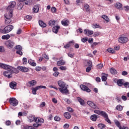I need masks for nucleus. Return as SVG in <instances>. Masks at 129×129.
<instances>
[{"instance_id": "1", "label": "nucleus", "mask_w": 129, "mask_h": 129, "mask_svg": "<svg viewBox=\"0 0 129 129\" xmlns=\"http://www.w3.org/2000/svg\"><path fill=\"white\" fill-rule=\"evenodd\" d=\"M57 84L59 88L58 90L62 94H70L69 90L67 88L66 83L62 80H59L57 82Z\"/></svg>"}, {"instance_id": "2", "label": "nucleus", "mask_w": 129, "mask_h": 129, "mask_svg": "<svg viewBox=\"0 0 129 129\" xmlns=\"http://www.w3.org/2000/svg\"><path fill=\"white\" fill-rule=\"evenodd\" d=\"M16 71L17 73H19V71L17 70V69L12 67L11 69H8L7 71L4 72L3 75L6 77H8V78H12V74Z\"/></svg>"}, {"instance_id": "3", "label": "nucleus", "mask_w": 129, "mask_h": 129, "mask_svg": "<svg viewBox=\"0 0 129 129\" xmlns=\"http://www.w3.org/2000/svg\"><path fill=\"white\" fill-rule=\"evenodd\" d=\"M14 26L13 25H8L5 27L3 29H0V33L2 34H8L11 31H13Z\"/></svg>"}, {"instance_id": "4", "label": "nucleus", "mask_w": 129, "mask_h": 129, "mask_svg": "<svg viewBox=\"0 0 129 129\" xmlns=\"http://www.w3.org/2000/svg\"><path fill=\"white\" fill-rule=\"evenodd\" d=\"M5 24L6 25H9L12 22V17H13V14L11 13H9V14H5Z\"/></svg>"}, {"instance_id": "5", "label": "nucleus", "mask_w": 129, "mask_h": 129, "mask_svg": "<svg viewBox=\"0 0 129 129\" xmlns=\"http://www.w3.org/2000/svg\"><path fill=\"white\" fill-rule=\"evenodd\" d=\"M16 2L15 1L10 2V5L7 8V11L9 12V13H12V14H13V11H14V9L16 7Z\"/></svg>"}, {"instance_id": "6", "label": "nucleus", "mask_w": 129, "mask_h": 129, "mask_svg": "<svg viewBox=\"0 0 129 129\" xmlns=\"http://www.w3.org/2000/svg\"><path fill=\"white\" fill-rule=\"evenodd\" d=\"M5 45H6V46H7V48H9V49H12V48H13L14 46H15V42L11 40H9L5 42Z\"/></svg>"}, {"instance_id": "7", "label": "nucleus", "mask_w": 129, "mask_h": 129, "mask_svg": "<svg viewBox=\"0 0 129 129\" xmlns=\"http://www.w3.org/2000/svg\"><path fill=\"white\" fill-rule=\"evenodd\" d=\"M118 42L121 43V44H125V43L128 42V38L126 37L120 36L118 38Z\"/></svg>"}, {"instance_id": "8", "label": "nucleus", "mask_w": 129, "mask_h": 129, "mask_svg": "<svg viewBox=\"0 0 129 129\" xmlns=\"http://www.w3.org/2000/svg\"><path fill=\"white\" fill-rule=\"evenodd\" d=\"M9 102L13 106H17L18 105V104L19 103V102H18V100L16 99V98H10L9 100Z\"/></svg>"}, {"instance_id": "9", "label": "nucleus", "mask_w": 129, "mask_h": 129, "mask_svg": "<svg viewBox=\"0 0 129 129\" xmlns=\"http://www.w3.org/2000/svg\"><path fill=\"white\" fill-rule=\"evenodd\" d=\"M87 103L88 105L90 106L92 108H93L94 109H98V106H97L95 103H93V102L91 101H88Z\"/></svg>"}, {"instance_id": "10", "label": "nucleus", "mask_w": 129, "mask_h": 129, "mask_svg": "<svg viewBox=\"0 0 129 129\" xmlns=\"http://www.w3.org/2000/svg\"><path fill=\"white\" fill-rule=\"evenodd\" d=\"M13 67L6 64L5 63H0V68H3L5 70H8V69H11Z\"/></svg>"}, {"instance_id": "11", "label": "nucleus", "mask_w": 129, "mask_h": 129, "mask_svg": "<svg viewBox=\"0 0 129 129\" xmlns=\"http://www.w3.org/2000/svg\"><path fill=\"white\" fill-rule=\"evenodd\" d=\"M80 88L82 89V90H83V91H86V92H91V90L88 88L86 86L84 85H80Z\"/></svg>"}, {"instance_id": "12", "label": "nucleus", "mask_w": 129, "mask_h": 129, "mask_svg": "<svg viewBox=\"0 0 129 129\" xmlns=\"http://www.w3.org/2000/svg\"><path fill=\"white\" fill-rule=\"evenodd\" d=\"M18 69L20 71H22V72H28L29 69L25 67H18Z\"/></svg>"}, {"instance_id": "13", "label": "nucleus", "mask_w": 129, "mask_h": 129, "mask_svg": "<svg viewBox=\"0 0 129 129\" xmlns=\"http://www.w3.org/2000/svg\"><path fill=\"white\" fill-rule=\"evenodd\" d=\"M85 35H91L93 34V31L89 30V29H85L84 30Z\"/></svg>"}, {"instance_id": "14", "label": "nucleus", "mask_w": 129, "mask_h": 129, "mask_svg": "<svg viewBox=\"0 0 129 129\" xmlns=\"http://www.w3.org/2000/svg\"><path fill=\"white\" fill-rule=\"evenodd\" d=\"M74 45V40L69 41L66 45L64 46L65 49H68L70 47H71V45Z\"/></svg>"}, {"instance_id": "15", "label": "nucleus", "mask_w": 129, "mask_h": 129, "mask_svg": "<svg viewBox=\"0 0 129 129\" xmlns=\"http://www.w3.org/2000/svg\"><path fill=\"white\" fill-rule=\"evenodd\" d=\"M10 86L12 89H16L17 87V83L16 82H12L10 84Z\"/></svg>"}, {"instance_id": "16", "label": "nucleus", "mask_w": 129, "mask_h": 129, "mask_svg": "<svg viewBox=\"0 0 129 129\" xmlns=\"http://www.w3.org/2000/svg\"><path fill=\"white\" fill-rule=\"evenodd\" d=\"M124 84V81L122 79H120L117 81V84L118 86L121 87Z\"/></svg>"}, {"instance_id": "17", "label": "nucleus", "mask_w": 129, "mask_h": 129, "mask_svg": "<svg viewBox=\"0 0 129 129\" xmlns=\"http://www.w3.org/2000/svg\"><path fill=\"white\" fill-rule=\"evenodd\" d=\"M19 3L17 5V9L19 11H21V10L23 9V7H24V4L22 3H24V2H20V1H19Z\"/></svg>"}, {"instance_id": "18", "label": "nucleus", "mask_w": 129, "mask_h": 129, "mask_svg": "<svg viewBox=\"0 0 129 129\" xmlns=\"http://www.w3.org/2000/svg\"><path fill=\"white\" fill-rule=\"evenodd\" d=\"M38 23H39V26L41 27V28H46V27H47V24L44 23L43 21L39 20Z\"/></svg>"}, {"instance_id": "19", "label": "nucleus", "mask_w": 129, "mask_h": 129, "mask_svg": "<svg viewBox=\"0 0 129 129\" xmlns=\"http://www.w3.org/2000/svg\"><path fill=\"white\" fill-rule=\"evenodd\" d=\"M59 29H60L59 26H56L52 28V31L53 33L57 34L58 33V31H59Z\"/></svg>"}, {"instance_id": "20", "label": "nucleus", "mask_w": 129, "mask_h": 129, "mask_svg": "<svg viewBox=\"0 0 129 129\" xmlns=\"http://www.w3.org/2000/svg\"><path fill=\"white\" fill-rule=\"evenodd\" d=\"M63 115L65 117V118H67V119H70L71 118V115L70 114V113L68 112H66L63 114Z\"/></svg>"}, {"instance_id": "21", "label": "nucleus", "mask_w": 129, "mask_h": 129, "mask_svg": "<svg viewBox=\"0 0 129 129\" xmlns=\"http://www.w3.org/2000/svg\"><path fill=\"white\" fill-rule=\"evenodd\" d=\"M28 63L29 64H30V65L33 66V67L37 66V63H36V62H34V60L31 59L28 60Z\"/></svg>"}, {"instance_id": "22", "label": "nucleus", "mask_w": 129, "mask_h": 129, "mask_svg": "<svg viewBox=\"0 0 129 129\" xmlns=\"http://www.w3.org/2000/svg\"><path fill=\"white\" fill-rule=\"evenodd\" d=\"M61 25L62 26H64V27H67L68 26V25L69 24V21L68 20H62L61 22Z\"/></svg>"}, {"instance_id": "23", "label": "nucleus", "mask_w": 129, "mask_h": 129, "mask_svg": "<svg viewBox=\"0 0 129 129\" xmlns=\"http://www.w3.org/2000/svg\"><path fill=\"white\" fill-rule=\"evenodd\" d=\"M77 99L78 100V101H79V102H80L81 105H84L85 104V103H84V100L82 99V98L79 97H78L77 98Z\"/></svg>"}, {"instance_id": "24", "label": "nucleus", "mask_w": 129, "mask_h": 129, "mask_svg": "<svg viewBox=\"0 0 129 129\" xmlns=\"http://www.w3.org/2000/svg\"><path fill=\"white\" fill-rule=\"evenodd\" d=\"M28 84H29L30 86H35L37 84V81L36 80L30 81L28 82Z\"/></svg>"}, {"instance_id": "25", "label": "nucleus", "mask_w": 129, "mask_h": 129, "mask_svg": "<svg viewBox=\"0 0 129 129\" xmlns=\"http://www.w3.org/2000/svg\"><path fill=\"white\" fill-rule=\"evenodd\" d=\"M33 13H35V14H37L39 12V6L35 5L33 7Z\"/></svg>"}, {"instance_id": "26", "label": "nucleus", "mask_w": 129, "mask_h": 129, "mask_svg": "<svg viewBox=\"0 0 129 129\" xmlns=\"http://www.w3.org/2000/svg\"><path fill=\"white\" fill-rule=\"evenodd\" d=\"M32 119L29 118L30 121H35L36 123L39 122V117H32Z\"/></svg>"}, {"instance_id": "27", "label": "nucleus", "mask_w": 129, "mask_h": 129, "mask_svg": "<svg viewBox=\"0 0 129 129\" xmlns=\"http://www.w3.org/2000/svg\"><path fill=\"white\" fill-rule=\"evenodd\" d=\"M90 118L93 121H96V120L97 119V115L93 114L91 116Z\"/></svg>"}, {"instance_id": "28", "label": "nucleus", "mask_w": 129, "mask_h": 129, "mask_svg": "<svg viewBox=\"0 0 129 129\" xmlns=\"http://www.w3.org/2000/svg\"><path fill=\"white\" fill-rule=\"evenodd\" d=\"M56 65L57 66H62V65H65V61L59 60L57 62Z\"/></svg>"}, {"instance_id": "29", "label": "nucleus", "mask_w": 129, "mask_h": 129, "mask_svg": "<svg viewBox=\"0 0 129 129\" xmlns=\"http://www.w3.org/2000/svg\"><path fill=\"white\" fill-rule=\"evenodd\" d=\"M102 81L107 80V74H103L101 77Z\"/></svg>"}, {"instance_id": "30", "label": "nucleus", "mask_w": 129, "mask_h": 129, "mask_svg": "<svg viewBox=\"0 0 129 129\" xmlns=\"http://www.w3.org/2000/svg\"><path fill=\"white\" fill-rule=\"evenodd\" d=\"M11 38V36L9 34H7L6 35H3L2 37V40H9Z\"/></svg>"}, {"instance_id": "31", "label": "nucleus", "mask_w": 129, "mask_h": 129, "mask_svg": "<svg viewBox=\"0 0 129 129\" xmlns=\"http://www.w3.org/2000/svg\"><path fill=\"white\" fill-rule=\"evenodd\" d=\"M101 18H102V19L105 20V21L107 23H108V22H109V18H108V16H107L106 15H103V16H101Z\"/></svg>"}, {"instance_id": "32", "label": "nucleus", "mask_w": 129, "mask_h": 129, "mask_svg": "<svg viewBox=\"0 0 129 129\" xmlns=\"http://www.w3.org/2000/svg\"><path fill=\"white\" fill-rule=\"evenodd\" d=\"M31 90H32V94L36 95V94H37V90H38V88L37 87L35 88H32Z\"/></svg>"}, {"instance_id": "33", "label": "nucleus", "mask_w": 129, "mask_h": 129, "mask_svg": "<svg viewBox=\"0 0 129 129\" xmlns=\"http://www.w3.org/2000/svg\"><path fill=\"white\" fill-rule=\"evenodd\" d=\"M100 115L103 116V117H104V118H106L108 116V115L107 114V113H106V112H105V111H102Z\"/></svg>"}, {"instance_id": "34", "label": "nucleus", "mask_w": 129, "mask_h": 129, "mask_svg": "<svg viewBox=\"0 0 129 129\" xmlns=\"http://www.w3.org/2000/svg\"><path fill=\"white\" fill-rule=\"evenodd\" d=\"M114 123L116 126H117V127H119V128L121 127V125H120V123L119 122V121H118V120H114Z\"/></svg>"}, {"instance_id": "35", "label": "nucleus", "mask_w": 129, "mask_h": 129, "mask_svg": "<svg viewBox=\"0 0 129 129\" xmlns=\"http://www.w3.org/2000/svg\"><path fill=\"white\" fill-rule=\"evenodd\" d=\"M24 4L26 5V6H31V5L33 4V0H29L25 2Z\"/></svg>"}, {"instance_id": "36", "label": "nucleus", "mask_w": 129, "mask_h": 129, "mask_svg": "<svg viewBox=\"0 0 129 129\" xmlns=\"http://www.w3.org/2000/svg\"><path fill=\"white\" fill-rule=\"evenodd\" d=\"M55 23H56V21H55V20H50L48 22V25L49 26H51V27H53V26L55 25Z\"/></svg>"}, {"instance_id": "37", "label": "nucleus", "mask_w": 129, "mask_h": 129, "mask_svg": "<svg viewBox=\"0 0 129 129\" xmlns=\"http://www.w3.org/2000/svg\"><path fill=\"white\" fill-rule=\"evenodd\" d=\"M115 7V8H116V9H118V10H119V9H120V8L122 7V5H121V4L119 3H116Z\"/></svg>"}, {"instance_id": "38", "label": "nucleus", "mask_w": 129, "mask_h": 129, "mask_svg": "<svg viewBox=\"0 0 129 129\" xmlns=\"http://www.w3.org/2000/svg\"><path fill=\"white\" fill-rule=\"evenodd\" d=\"M115 108L117 110H119L120 111H121V110H122V109H123L122 106H121L120 105H117L116 106Z\"/></svg>"}, {"instance_id": "39", "label": "nucleus", "mask_w": 129, "mask_h": 129, "mask_svg": "<svg viewBox=\"0 0 129 129\" xmlns=\"http://www.w3.org/2000/svg\"><path fill=\"white\" fill-rule=\"evenodd\" d=\"M107 51H108V52L109 53H111V54H113V53H115V51L114 49H113V48H108L107 49Z\"/></svg>"}, {"instance_id": "40", "label": "nucleus", "mask_w": 129, "mask_h": 129, "mask_svg": "<svg viewBox=\"0 0 129 129\" xmlns=\"http://www.w3.org/2000/svg\"><path fill=\"white\" fill-rule=\"evenodd\" d=\"M110 71L111 74H113V75L116 74L117 71L114 69H112V68L110 69Z\"/></svg>"}, {"instance_id": "41", "label": "nucleus", "mask_w": 129, "mask_h": 129, "mask_svg": "<svg viewBox=\"0 0 129 129\" xmlns=\"http://www.w3.org/2000/svg\"><path fill=\"white\" fill-rule=\"evenodd\" d=\"M84 8L86 12L90 11V9H89V5H88V4H86V5H85Z\"/></svg>"}, {"instance_id": "42", "label": "nucleus", "mask_w": 129, "mask_h": 129, "mask_svg": "<svg viewBox=\"0 0 129 129\" xmlns=\"http://www.w3.org/2000/svg\"><path fill=\"white\" fill-rule=\"evenodd\" d=\"M102 111H100L99 110H95L94 111V113H96V114H98L99 115H100L101 114V112Z\"/></svg>"}, {"instance_id": "43", "label": "nucleus", "mask_w": 129, "mask_h": 129, "mask_svg": "<svg viewBox=\"0 0 129 129\" xmlns=\"http://www.w3.org/2000/svg\"><path fill=\"white\" fill-rule=\"evenodd\" d=\"M59 69L62 71H66V70H67V68L66 66H60Z\"/></svg>"}, {"instance_id": "44", "label": "nucleus", "mask_w": 129, "mask_h": 129, "mask_svg": "<svg viewBox=\"0 0 129 129\" xmlns=\"http://www.w3.org/2000/svg\"><path fill=\"white\" fill-rule=\"evenodd\" d=\"M98 127L99 128H104V127H105V125L102 123H100V124H98Z\"/></svg>"}, {"instance_id": "45", "label": "nucleus", "mask_w": 129, "mask_h": 129, "mask_svg": "<svg viewBox=\"0 0 129 129\" xmlns=\"http://www.w3.org/2000/svg\"><path fill=\"white\" fill-rule=\"evenodd\" d=\"M36 87H37V89H46L47 88L45 86H38Z\"/></svg>"}, {"instance_id": "46", "label": "nucleus", "mask_w": 129, "mask_h": 129, "mask_svg": "<svg viewBox=\"0 0 129 129\" xmlns=\"http://www.w3.org/2000/svg\"><path fill=\"white\" fill-rule=\"evenodd\" d=\"M92 28H93V29H97L99 28L100 26H99V25L95 24H93L92 25Z\"/></svg>"}, {"instance_id": "47", "label": "nucleus", "mask_w": 129, "mask_h": 129, "mask_svg": "<svg viewBox=\"0 0 129 129\" xmlns=\"http://www.w3.org/2000/svg\"><path fill=\"white\" fill-rule=\"evenodd\" d=\"M101 33L99 32H94V34H93V36L94 37H98V36H99V35H100Z\"/></svg>"}, {"instance_id": "48", "label": "nucleus", "mask_w": 129, "mask_h": 129, "mask_svg": "<svg viewBox=\"0 0 129 129\" xmlns=\"http://www.w3.org/2000/svg\"><path fill=\"white\" fill-rule=\"evenodd\" d=\"M23 64H24V65H26V64H27L28 63V59H27V58L26 57H24L23 58Z\"/></svg>"}, {"instance_id": "49", "label": "nucleus", "mask_w": 129, "mask_h": 129, "mask_svg": "<svg viewBox=\"0 0 129 129\" xmlns=\"http://www.w3.org/2000/svg\"><path fill=\"white\" fill-rule=\"evenodd\" d=\"M54 119L55 121H59V120L61 119V118H60V117H59L58 116H55L54 117Z\"/></svg>"}, {"instance_id": "50", "label": "nucleus", "mask_w": 129, "mask_h": 129, "mask_svg": "<svg viewBox=\"0 0 129 129\" xmlns=\"http://www.w3.org/2000/svg\"><path fill=\"white\" fill-rule=\"evenodd\" d=\"M16 49H17V50H22L23 47H22L21 45H17L16 46Z\"/></svg>"}, {"instance_id": "51", "label": "nucleus", "mask_w": 129, "mask_h": 129, "mask_svg": "<svg viewBox=\"0 0 129 129\" xmlns=\"http://www.w3.org/2000/svg\"><path fill=\"white\" fill-rule=\"evenodd\" d=\"M123 86L125 87V88H129V83L128 82H125L123 84Z\"/></svg>"}, {"instance_id": "52", "label": "nucleus", "mask_w": 129, "mask_h": 129, "mask_svg": "<svg viewBox=\"0 0 129 129\" xmlns=\"http://www.w3.org/2000/svg\"><path fill=\"white\" fill-rule=\"evenodd\" d=\"M97 67L98 69H102V67H103V64L102 63H99L97 66Z\"/></svg>"}, {"instance_id": "53", "label": "nucleus", "mask_w": 129, "mask_h": 129, "mask_svg": "<svg viewBox=\"0 0 129 129\" xmlns=\"http://www.w3.org/2000/svg\"><path fill=\"white\" fill-rule=\"evenodd\" d=\"M64 101H66L67 102V103H68V104H70V103H71V102H72V101H71V100H70V99H67V98H66L64 99Z\"/></svg>"}, {"instance_id": "54", "label": "nucleus", "mask_w": 129, "mask_h": 129, "mask_svg": "<svg viewBox=\"0 0 129 129\" xmlns=\"http://www.w3.org/2000/svg\"><path fill=\"white\" fill-rule=\"evenodd\" d=\"M88 40V38L87 37H85L84 38H82L81 41L83 42V43H85L86 41H87Z\"/></svg>"}, {"instance_id": "55", "label": "nucleus", "mask_w": 129, "mask_h": 129, "mask_svg": "<svg viewBox=\"0 0 129 129\" xmlns=\"http://www.w3.org/2000/svg\"><path fill=\"white\" fill-rule=\"evenodd\" d=\"M60 73L58 72H55L53 73V76H54V77H58V75Z\"/></svg>"}, {"instance_id": "56", "label": "nucleus", "mask_w": 129, "mask_h": 129, "mask_svg": "<svg viewBox=\"0 0 129 129\" xmlns=\"http://www.w3.org/2000/svg\"><path fill=\"white\" fill-rule=\"evenodd\" d=\"M105 118V120H106L107 122H108V123H111V121H110L109 118H108V116Z\"/></svg>"}, {"instance_id": "57", "label": "nucleus", "mask_w": 129, "mask_h": 129, "mask_svg": "<svg viewBox=\"0 0 129 129\" xmlns=\"http://www.w3.org/2000/svg\"><path fill=\"white\" fill-rule=\"evenodd\" d=\"M42 125L40 123H34L33 124V126H34V127H38V126H40Z\"/></svg>"}, {"instance_id": "58", "label": "nucleus", "mask_w": 129, "mask_h": 129, "mask_svg": "<svg viewBox=\"0 0 129 129\" xmlns=\"http://www.w3.org/2000/svg\"><path fill=\"white\" fill-rule=\"evenodd\" d=\"M69 126H70V125H69V124H68V123H66L63 125V127L64 129L69 128Z\"/></svg>"}, {"instance_id": "59", "label": "nucleus", "mask_w": 129, "mask_h": 129, "mask_svg": "<svg viewBox=\"0 0 129 129\" xmlns=\"http://www.w3.org/2000/svg\"><path fill=\"white\" fill-rule=\"evenodd\" d=\"M16 53L20 55L21 56L23 55V52H22V50H17L16 51Z\"/></svg>"}, {"instance_id": "60", "label": "nucleus", "mask_w": 129, "mask_h": 129, "mask_svg": "<svg viewBox=\"0 0 129 129\" xmlns=\"http://www.w3.org/2000/svg\"><path fill=\"white\" fill-rule=\"evenodd\" d=\"M68 56H69V57H70V58H73V57H74V53L72 54L70 52L68 53Z\"/></svg>"}, {"instance_id": "61", "label": "nucleus", "mask_w": 129, "mask_h": 129, "mask_svg": "<svg viewBox=\"0 0 129 129\" xmlns=\"http://www.w3.org/2000/svg\"><path fill=\"white\" fill-rule=\"evenodd\" d=\"M51 11L52 13H56V11H57V10L56 9V8L52 7L51 9Z\"/></svg>"}, {"instance_id": "62", "label": "nucleus", "mask_w": 129, "mask_h": 129, "mask_svg": "<svg viewBox=\"0 0 129 129\" xmlns=\"http://www.w3.org/2000/svg\"><path fill=\"white\" fill-rule=\"evenodd\" d=\"M41 69H42V68H41V67H36L35 68V70H36V71H37V72L41 71Z\"/></svg>"}, {"instance_id": "63", "label": "nucleus", "mask_w": 129, "mask_h": 129, "mask_svg": "<svg viewBox=\"0 0 129 129\" xmlns=\"http://www.w3.org/2000/svg\"><path fill=\"white\" fill-rule=\"evenodd\" d=\"M42 56H43V57H44V58L46 59V60H49V56L48 55H47V54H43Z\"/></svg>"}, {"instance_id": "64", "label": "nucleus", "mask_w": 129, "mask_h": 129, "mask_svg": "<svg viewBox=\"0 0 129 129\" xmlns=\"http://www.w3.org/2000/svg\"><path fill=\"white\" fill-rule=\"evenodd\" d=\"M34 128L32 126H25L23 129H34Z\"/></svg>"}]
</instances>
